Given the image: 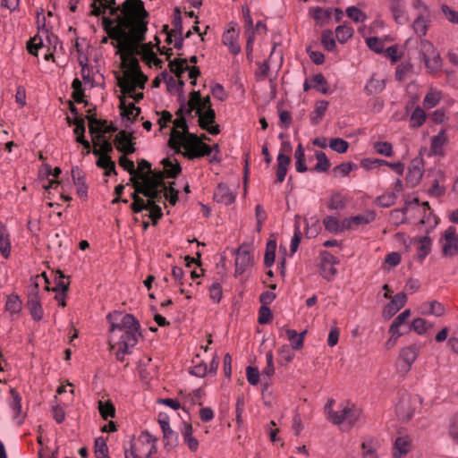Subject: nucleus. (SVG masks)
Returning a JSON list of instances; mask_svg holds the SVG:
<instances>
[{"mask_svg":"<svg viewBox=\"0 0 458 458\" xmlns=\"http://www.w3.org/2000/svg\"><path fill=\"white\" fill-rule=\"evenodd\" d=\"M187 63L188 60L186 58H175L169 62L168 66L171 72L180 79L186 69H189Z\"/></svg>","mask_w":458,"mask_h":458,"instance_id":"f704fd0d","label":"nucleus"},{"mask_svg":"<svg viewBox=\"0 0 458 458\" xmlns=\"http://www.w3.org/2000/svg\"><path fill=\"white\" fill-rule=\"evenodd\" d=\"M315 156L318 162L313 167V170L318 173L327 172L330 167V161L327 157L326 154L322 151H317Z\"/></svg>","mask_w":458,"mask_h":458,"instance_id":"79ce46f5","label":"nucleus"},{"mask_svg":"<svg viewBox=\"0 0 458 458\" xmlns=\"http://www.w3.org/2000/svg\"><path fill=\"white\" fill-rule=\"evenodd\" d=\"M165 173L162 171L155 172L152 174L140 173L138 174V180H141L140 183L146 188L159 189L162 188L164 191H166L167 186L165 183Z\"/></svg>","mask_w":458,"mask_h":458,"instance_id":"1a4fd4ad","label":"nucleus"},{"mask_svg":"<svg viewBox=\"0 0 458 458\" xmlns=\"http://www.w3.org/2000/svg\"><path fill=\"white\" fill-rule=\"evenodd\" d=\"M407 296L404 293L394 295L391 301L386 305L383 310V317L390 318L396 314L406 303Z\"/></svg>","mask_w":458,"mask_h":458,"instance_id":"2eb2a0df","label":"nucleus"},{"mask_svg":"<svg viewBox=\"0 0 458 458\" xmlns=\"http://www.w3.org/2000/svg\"><path fill=\"white\" fill-rule=\"evenodd\" d=\"M174 182H170V185L167 187L166 191H164V197L169 200V203L174 206L178 200V193L179 191L174 188Z\"/></svg>","mask_w":458,"mask_h":458,"instance_id":"774afa93","label":"nucleus"},{"mask_svg":"<svg viewBox=\"0 0 458 458\" xmlns=\"http://www.w3.org/2000/svg\"><path fill=\"white\" fill-rule=\"evenodd\" d=\"M375 219V215L373 213H369L367 215H358L355 216H352L350 218H345L344 220V228L350 229L352 224L361 225V224H369Z\"/></svg>","mask_w":458,"mask_h":458,"instance_id":"2f4dec72","label":"nucleus"},{"mask_svg":"<svg viewBox=\"0 0 458 458\" xmlns=\"http://www.w3.org/2000/svg\"><path fill=\"white\" fill-rule=\"evenodd\" d=\"M429 13H420L412 22V30L420 38L426 36L429 26Z\"/></svg>","mask_w":458,"mask_h":458,"instance_id":"4be33fe9","label":"nucleus"},{"mask_svg":"<svg viewBox=\"0 0 458 458\" xmlns=\"http://www.w3.org/2000/svg\"><path fill=\"white\" fill-rule=\"evenodd\" d=\"M291 163V157L284 153L277 156L276 182H282L285 179L288 166Z\"/></svg>","mask_w":458,"mask_h":458,"instance_id":"b1692460","label":"nucleus"},{"mask_svg":"<svg viewBox=\"0 0 458 458\" xmlns=\"http://www.w3.org/2000/svg\"><path fill=\"white\" fill-rule=\"evenodd\" d=\"M195 114L199 116V125L201 129H208V126L215 123L216 113L211 106H208L205 111H202L201 107H198Z\"/></svg>","mask_w":458,"mask_h":458,"instance_id":"5701e85b","label":"nucleus"},{"mask_svg":"<svg viewBox=\"0 0 458 458\" xmlns=\"http://www.w3.org/2000/svg\"><path fill=\"white\" fill-rule=\"evenodd\" d=\"M11 394L13 397V412L16 414L15 419L17 420V425L20 426L23 418L22 416H21V397L14 389H11Z\"/></svg>","mask_w":458,"mask_h":458,"instance_id":"052dcab7","label":"nucleus"},{"mask_svg":"<svg viewBox=\"0 0 458 458\" xmlns=\"http://www.w3.org/2000/svg\"><path fill=\"white\" fill-rule=\"evenodd\" d=\"M157 438L149 434L148 431H140L139 437L132 440L129 453L141 455H153L157 453Z\"/></svg>","mask_w":458,"mask_h":458,"instance_id":"6e6552de","label":"nucleus"},{"mask_svg":"<svg viewBox=\"0 0 458 458\" xmlns=\"http://www.w3.org/2000/svg\"><path fill=\"white\" fill-rule=\"evenodd\" d=\"M312 87L323 94L328 92L327 81L322 73L313 75L311 78Z\"/></svg>","mask_w":458,"mask_h":458,"instance_id":"c03bdc74","label":"nucleus"},{"mask_svg":"<svg viewBox=\"0 0 458 458\" xmlns=\"http://www.w3.org/2000/svg\"><path fill=\"white\" fill-rule=\"evenodd\" d=\"M445 243L442 248L443 255L445 257H454L458 254V237L455 228L450 226L444 233Z\"/></svg>","mask_w":458,"mask_h":458,"instance_id":"9b49d317","label":"nucleus"},{"mask_svg":"<svg viewBox=\"0 0 458 458\" xmlns=\"http://www.w3.org/2000/svg\"><path fill=\"white\" fill-rule=\"evenodd\" d=\"M148 12L141 0H125L122 4V14L114 18L103 16V30L125 53H132V47L137 43L146 39L148 31Z\"/></svg>","mask_w":458,"mask_h":458,"instance_id":"f257e3e1","label":"nucleus"},{"mask_svg":"<svg viewBox=\"0 0 458 458\" xmlns=\"http://www.w3.org/2000/svg\"><path fill=\"white\" fill-rule=\"evenodd\" d=\"M164 190H159V189H150V188H142V189H140L138 190V192H140L144 197L148 198V199H153V201H155L156 203L157 202H159L160 199H161V192H163Z\"/></svg>","mask_w":458,"mask_h":458,"instance_id":"e2e57ef3","label":"nucleus"},{"mask_svg":"<svg viewBox=\"0 0 458 458\" xmlns=\"http://www.w3.org/2000/svg\"><path fill=\"white\" fill-rule=\"evenodd\" d=\"M98 409L101 416L106 420L107 418H113L115 415V408L111 401L98 402Z\"/></svg>","mask_w":458,"mask_h":458,"instance_id":"49530a36","label":"nucleus"},{"mask_svg":"<svg viewBox=\"0 0 458 458\" xmlns=\"http://www.w3.org/2000/svg\"><path fill=\"white\" fill-rule=\"evenodd\" d=\"M427 321L424 318H417L412 320L411 330L415 331L418 335H423L428 330Z\"/></svg>","mask_w":458,"mask_h":458,"instance_id":"338daca9","label":"nucleus"},{"mask_svg":"<svg viewBox=\"0 0 458 458\" xmlns=\"http://www.w3.org/2000/svg\"><path fill=\"white\" fill-rule=\"evenodd\" d=\"M186 134L183 131H180L175 128H173L170 133V138L168 140V146L175 150V153H182L181 147L183 143H181L180 140H185Z\"/></svg>","mask_w":458,"mask_h":458,"instance_id":"c85d7f7f","label":"nucleus"},{"mask_svg":"<svg viewBox=\"0 0 458 458\" xmlns=\"http://www.w3.org/2000/svg\"><path fill=\"white\" fill-rule=\"evenodd\" d=\"M441 99V93L437 90L430 89L423 99V106L427 109L436 106Z\"/></svg>","mask_w":458,"mask_h":458,"instance_id":"37998d69","label":"nucleus"},{"mask_svg":"<svg viewBox=\"0 0 458 458\" xmlns=\"http://www.w3.org/2000/svg\"><path fill=\"white\" fill-rule=\"evenodd\" d=\"M428 310L424 311L423 314L426 315H435L437 317H441L445 314V307L442 303L437 301H431L428 304Z\"/></svg>","mask_w":458,"mask_h":458,"instance_id":"bf43d9fd","label":"nucleus"},{"mask_svg":"<svg viewBox=\"0 0 458 458\" xmlns=\"http://www.w3.org/2000/svg\"><path fill=\"white\" fill-rule=\"evenodd\" d=\"M375 151L385 157H391L394 153L393 145L388 141H377L373 145Z\"/></svg>","mask_w":458,"mask_h":458,"instance_id":"8fccbe9b","label":"nucleus"},{"mask_svg":"<svg viewBox=\"0 0 458 458\" xmlns=\"http://www.w3.org/2000/svg\"><path fill=\"white\" fill-rule=\"evenodd\" d=\"M139 55H141L142 60L144 62H146V64L150 65L151 64V58L155 57V55H156L153 52V50H152V44H151V42L142 44L141 47H140V54Z\"/></svg>","mask_w":458,"mask_h":458,"instance_id":"0e129e2a","label":"nucleus"},{"mask_svg":"<svg viewBox=\"0 0 458 458\" xmlns=\"http://www.w3.org/2000/svg\"><path fill=\"white\" fill-rule=\"evenodd\" d=\"M329 147L335 152L343 154L348 150L349 143L341 138H333L330 140Z\"/></svg>","mask_w":458,"mask_h":458,"instance_id":"864d4df0","label":"nucleus"},{"mask_svg":"<svg viewBox=\"0 0 458 458\" xmlns=\"http://www.w3.org/2000/svg\"><path fill=\"white\" fill-rule=\"evenodd\" d=\"M328 102L326 100H319L316 102L315 111L310 114V121L312 124L317 125L320 123L327 109Z\"/></svg>","mask_w":458,"mask_h":458,"instance_id":"473e14b6","label":"nucleus"},{"mask_svg":"<svg viewBox=\"0 0 458 458\" xmlns=\"http://www.w3.org/2000/svg\"><path fill=\"white\" fill-rule=\"evenodd\" d=\"M347 16L355 22H363L367 20L366 13L355 6H350L346 9Z\"/></svg>","mask_w":458,"mask_h":458,"instance_id":"603ef678","label":"nucleus"},{"mask_svg":"<svg viewBox=\"0 0 458 458\" xmlns=\"http://www.w3.org/2000/svg\"><path fill=\"white\" fill-rule=\"evenodd\" d=\"M89 121V131L91 135H94L97 131L96 125H106V120L98 119L96 116V107L87 110L85 117Z\"/></svg>","mask_w":458,"mask_h":458,"instance_id":"4c0bfd02","label":"nucleus"},{"mask_svg":"<svg viewBox=\"0 0 458 458\" xmlns=\"http://www.w3.org/2000/svg\"><path fill=\"white\" fill-rule=\"evenodd\" d=\"M0 252L7 259L11 253V242L6 226L0 222Z\"/></svg>","mask_w":458,"mask_h":458,"instance_id":"a878e982","label":"nucleus"},{"mask_svg":"<svg viewBox=\"0 0 458 458\" xmlns=\"http://www.w3.org/2000/svg\"><path fill=\"white\" fill-rule=\"evenodd\" d=\"M161 163L164 165V173L167 178H176L182 172L181 165L176 159L174 164L169 158H164Z\"/></svg>","mask_w":458,"mask_h":458,"instance_id":"c756f323","label":"nucleus"},{"mask_svg":"<svg viewBox=\"0 0 458 458\" xmlns=\"http://www.w3.org/2000/svg\"><path fill=\"white\" fill-rule=\"evenodd\" d=\"M327 207L331 210L342 209L345 207V198L341 193L332 194Z\"/></svg>","mask_w":458,"mask_h":458,"instance_id":"3c124183","label":"nucleus"},{"mask_svg":"<svg viewBox=\"0 0 458 458\" xmlns=\"http://www.w3.org/2000/svg\"><path fill=\"white\" fill-rule=\"evenodd\" d=\"M239 37L238 32L234 30V28H230L226 31L224 32L222 40L225 46L228 47L229 51L233 55H238L241 51L240 44L237 41Z\"/></svg>","mask_w":458,"mask_h":458,"instance_id":"412c9836","label":"nucleus"},{"mask_svg":"<svg viewBox=\"0 0 458 458\" xmlns=\"http://www.w3.org/2000/svg\"><path fill=\"white\" fill-rule=\"evenodd\" d=\"M198 101H200V92L195 90L191 92L189 101L185 102L184 114H190L193 110H196Z\"/></svg>","mask_w":458,"mask_h":458,"instance_id":"4d7b16f0","label":"nucleus"},{"mask_svg":"<svg viewBox=\"0 0 458 458\" xmlns=\"http://www.w3.org/2000/svg\"><path fill=\"white\" fill-rule=\"evenodd\" d=\"M396 196L394 192H386L377 198V204L382 208H388L394 204Z\"/></svg>","mask_w":458,"mask_h":458,"instance_id":"680f3d73","label":"nucleus"},{"mask_svg":"<svg viewBox=\"0 0 458 458\" xmlns=\"http://www.w3.org/2000/svg\"><path fill=\"white\" fill-rule=\"evenodd\" d=\"M119 165L126 170L131 176L138 178V174L135 168L134 162L131 159H129L126 155H123L119 157Z\"/></svg>","mask_w":458,"mask_h":458,"instance_id":"5fc2aeb1","label":"nucleus"},{"mask_svg":"<svg viewBox=\"0 0 458 458\" xmlns=\"http://www.w3.org/2000/svg\"><path fill=\"white\" fill-rule=\"evenodd\" d=\"M22 302L17 294H11L5 302V310L11 315H18L21 311Z\"/></svg>","mask_w":458,"mask_h":458,"instance_id":"7c9ffc66","label":"nucleus"},{"mask_svg":"<svg viewBox=\"0 0 458 458\" xmlns=\"http://www.w3.org/2000/svg\"><path fill=\"white\" fill-rule=\"evenodd\" d=\"M323 224L325 225L326 230L330 233H339L343 232L346 228H344V221L341 223L339 219L333 216H327L324 218Z\"/></svg>","mask_w":458,"mask_h":458,"instance_id":"e433bc0d","label":"nucleus"},{"mask_svg":"<svg viewBox=\"0 0 458 458\" xmlns=\"http://www.w3.org/2000/svg\"><path fill=\"white\" fill-rule=\"evenodd\" d=\"M413 241L419 243L417 258L420 261H422L431 251V239L425 235L415 238Z\"/></svg>","mask_w":458,"mask_h":458,"instance_id":"393cba45","label":"nucleus"},{"mask_svg":"<svg viewBox=\"0 0 458 458\" xmlns=\"http://www.w3.org/2000/svg\"><path fill=\"white\" fill-rule=\"evenodd\" d=\"M423 170L420 166L412 165L409 167L407 174H406V182L411 187L417 186L422 178Z\"/></svg>","mask_w":458,"mask_h":458,"instance_id":"bb28decb","label":"nucleus"},{"mask_svg":"<svg viewBox=\"0 0 458 458\" xmlns=\"http://www.w3.org/2000/svg\"><path fill=\"white\" fill-rule=\"evenodd\" d=\"M150 361V357H144L143 359H140L138 362V371L140 377L142 380H148L150 377L151 372L148 369V366L149 365Z\"/></svg>","mask_w":458,"mask_h":458,"instance_id":"de8ad7c7","label":"nucleus"},{"mask_svg":"<svg viewBox=\"0 0 458 458\" xmlns=\"http://www.w3.org/2000/svg\"><path fill=\"white\" fill-rule=\"evenodd\" d=\"M141 78L140 77H122L118 78L117 86L120 88L122 95H131L134 93L136 88L140 89Z\"/></svg>","mask_w":458,"mask_h":458,"instance_id":"6ab92c4d","label":"nucleus"},{"mask_svg":"<svg viewBox=\"0 0 458 458\" xmlns=\"http://www.w3.org/2000/svg\"><path fill=\"white\" fill-rule=\"evenodd\" d=\"M309 13L318 23H323L331 16L330 9L325 10L318 6L310 8Z\"/></svg>","mask_w":458,"mask_h":458,"instance_id":"a19ab883","label":"nucleus"},{"mask_svg":"<svg viewBox=\"0 0 458 458\" xmlns=\"http://www.w3.org/2000/svg\"><path fill=\"white\" fill-rule=\"evenodd\" d=\"M321 43L326 50L332 51L335 47V40L333 32L330 30H326L321 35Z\"/></svg>","mask_w":458,"mask_h":458,"instance_id":"6e6d98bb","label":"nucleus"},{"mask_svg":"<svg viewBox=\"0 0 458 458\" xmlns=\"http://www.w3.org/2000/svg\"><path fill=\"white\" fill-rule=\"evenodd\" d=\"M114 143L116 149L124 155H130L135 152V142L133 141L132 133L127 134L125 131H120L115 138Z\"/></svg>","mask_w":458,"mask_h":458,"instance_id":"ddd939ff","label":"nucleus"},{"mask_svg":"<svg viewBox=\"0 0 458 458\" xmlns=\"http://www.w3.org/2000/svg\"><path fill=\"white\" fill-rule=\"evenodd\" d=\"M72 181L76 186L77 194L86 199L88 196V185L85 180V174L79 166H73L71 171Z\"/></svg>","mask_w":458,"mask_h":458,"instance_id":"a211bd4d","label":"nucleus"},{"mask_svg":"<svg viewBox=\"0 0 458 458\" xmlns=\"http://www.w3.org/2000/svg\"><path fill=\"white\" fill-rule=\"evenodd\" d=\"M104 10H108L110 15L122 14V4L116 5V0H99Z\"/></svg>","mask_w":458,"mask_h":458,"instance_id":"13d9d810","label":"nucleus"},{"mask_svg":"<svg viewBox=\"0 0 458 458\" xmlns=\"http://www.w3.org/2000/svg\"><path fill=\"white\" fill-rule=\"evenodd\" d=\"M69 286L70 281L65 278L64 275L61 271H57V276L55 279V286L50 288L49 285H46V290L48 292H68Z\"/></svg>","mask_w":458,"mask_h":458,"instance_id":"72a5a7b5","label":"nucleus"},{"mask_svg":"<svg viewBox=\"0 0 458 458\" xmlns=\"http://www.w3.org/2000/svg\"><path fill=\"white\" fill-rule=\"evenodd\" d=\"M353 35V30L346 25H339L335 29V37L339 43L344 44Z\"/></svg>","mask_w":458,"mask_h":458,"instance_id":"a18cd8bd","label":"nucleus"},{"mask_svg":"<svg viewBox=\"0 0 458 458\" xmlns=\"http://www.w3.org/2000/svg\"><path fill=\"white\" fill-rule=\"evenodd\" d=\"M386 87L384 79H378L373 75L365 86V91L369 95H376L383 91Z\"/></svg>","mask_w":458,"mask_h":458,"instance_id":"cd10ccee","label":"nucleus"},{"mask_svg":"<svg viewBox=\"0 0 458 458\" xmlns=\"http://www.w3.org/2000/svg\"><path fill=\"white\" fill-rule=\"evenodd\" d=\"M201 146V139H199L194 133H188V136L185 138V142L182 147L186 149L185 152H182L185 157L189 159H195L201 157L200 152Z\"/></svg>","mask_w":458,"mask_h":458,"instance_id":"f8f14e48","label":"nucleus"},{"mask_svg":"<svg viewBox=\"0 0 458 458\" xmlns=\"http://www.w3.org/2000/svg\"><path fill=\"white\" fill-rule=\"evenodd\" d=\"M39 276H34L30 278V284L28 287V300L27 307L32 318L35 321H39L43 318V308L41 305V298L39 296Z\"/></svg>","mask_w":458,"mask_h":458,"instance_id":"423d86ee","label":"nucleus"},{"mask_svg":"<svg viewBox=\"0 0 458 458\" xmlns=\"http://www.w3.org/2000/svg\"><path fill=\"white\" fill-rule=\"evenodd\" d=\"M96 140L101 141L102 143L100 149H93L94 155L100 157L101 155H107L109 152L113 151L112 144L103 135H96L95 138H93V142L95 145L98 144Z\"/></svg>","mask_w":458,"mask_h":458,"instance_id":"ea45409f","label":"nucleus"},{"mask_svg":"<svg viewBox=\"0 0 458 458\" xmlns=\"http://www.w3.org/2000/svg\"><path fill=\"white\" fill-rule=\"evenodd\" d=\"M411 448L412 442L409 437H398L394 442L392 456L393 458H403Z\"/></svg>","mask_w":458,"mask_h":458,"instance_id":"f3484780","label":"nucleus"},{"mask_svg":"<svg viewBox=\"0 0 458 458\" xmlns=\"http://www.w3.org/2000/svg\"><path fill=\"white\" fill-rule=\"evenodd\" d=\"M389 8L397 24L403 25L407 23L409 16L404 0H391Z\"/></svg>","mask_w":458,"mask_h":458,"instance_id":"dca6fc26","label":"nucleus"},{"mask_svg":"<svg viewBox=\"0 0 458 458\" xmlns=\"http://www.w3.org/2000/svg\"><path fill=\"white\" fill-rule=\"evenodd\" d=\"M141 43L135 44L132 47V53H125L120 45H117V48L121 53V66L123 68H126V71L123 72L124 77H140L141 78L140 89H143L145 88V84L148 81V77L145 75L141 70L139 64L138 59L134 56L135 55L140 54L139 47Z\"/></svg>","mask_w":458,"mask_h":458,"instance_id":"20e7f679","label":"nucleus"},{"mask_svg":"<svg viewBox=\"0 0 458 458\" xmlns=\"http://www.w3.org/2000/svg\"><path fill=\"white\" fill-rule=\"evenodd\" d=\"M85 125L82 126H75L73 132L76 134V141L80 144H81L86 149L87 153L89 152L90 144L89 142L85 140L84 133H85Z\"/></svg>","mask_w":458,"mask_h":458,"instance_id":"69168bd1","label":"nucleus"},{"mask_svg":"<svg viewBox=\"0 0 458 458\" xmlns=\"http://www.w3.org/2000/svg\"><path fill=\"white\" fill-rule=\"evenodd\" d=\"M420 54L428 72L433 74L441 70L442 59L440 54L430 41L427 39L420 40Z\"/></svg>","mask_w":458,"mask_h":458,"instance_id":"0eeeda50","label":"nucleus"},{"mask_svg":"<svg viewBox=\"0 0 458 458\" xmlns=\"http://www.w3.org/2000/svg\"><path fill=\"white\" fill-rule=\"evenodd\" d=\"M420 353V346L416 344L403 347L400 351L399 359L403 362L402 369L404 372L410 371L412 364L417 360Z\"/></svg>","mask_w":458,"mask_h":458,"instance_id":"4468645a","label":"nucleus"},{"mask_svg":"<svg viewBox=\"0 0 458 458\" xmlns=\"http://www.w3.org/2000/svg\"><path fill=\"white\" fill-rule=\"evenodd\" d=\"M335 401L333 398L327 400L324 411L327 419L335 425L339 426L343 423L348 427H358L363 420L362 411L350 401H344L340 403L337 411L333 407Z\"/></svg>","mask_w":458,"mask_h":458,"instance_id":"7ed1b4c3","label":"nucleus"},{"mask_svg":"<svg viewBox=\"0 0 458 458\" xmlns=\"http://www.w3.org/2000/svg\"><path fill=\"white\" fill-rule=\"evenodd\" d=\"M420 405V396L406 392L401 394L395 409L398 419L402 421L410 420Z\"/></svg>","mask_w":458,"mask_h":458,"instance_id":"39448f33","label":"nucleus"},{"mask_svg":"<svg viewBox=\"0 0 458 458\" xmlns=\"http://www.w3.org/2000/svg\"><path fill=\"white\" fill-rule=\"evenodd\" d=\"M426 113L418 106L414 109L411 115V123L412 127H420L426 121Z\"/></svg>","mask_w":458,"mask_h":458,"instance_id":"09e8293b","label":"nucleus"},{"mask_svg":"<svg viewBox=\"0 0 458 458\" xmlns=\"http://www.w3.org/2000/svg\"><path fill=\"white\" fill-rule=\"evenodd\" d=\"M214 199L218 203L230 205L235 200V194L225 183H219L214 191Z\"/></svg>","mask_w":458,"mask_h":458,"instance_id":"aec40b11","label":"nucleus"},{"mask_svg":"<svg viewBox=\"0 0 458 458\" xmlns=\"http://www.w3.org/2000/svg\"><path fill=\"white\" fill-rule=\"evenodd\" d=\"M97 165L100 168L105 169L104 174L106 176H110L112 173L116 174L115 163L108 155H101L97 161Z\"/></svg>","mask_w":458,"mask_h":458,"instance_id":"c9c22d12","label":"nucleus"},{"mask_svg":"<svg viewBox=\"0 0 458 458\" xmlns=\"http://www.w3.org/2000/svg\"><path fill=\"white\" fill-rule=\"evenodd\" d=\"M119 315L118 313L107 315V320L110 323L109 345L111 349L120 345L123 351L128 352V349L133 348L138 343L140 326L131 314L123 315L118 323L113 321L114 317Z\"/></svg>","mask_w":458,"mask_h":458,"instance_id":"f03ea898","label":"nucleus"},{"mask_svg":"<svg viewBox=\"0 0 458 458\" xmlns=\"http://www.w3.org/2000/svg\"><path fill=\"white\" fill-rule=\"evenodd\" d=\"M253 257L250 252L245 248V246L242 245L236 251L235 258V274L242 275L248 268L253 266Z\"/></svg>","mask_w":458,"mask_h":458,"instance_id":"9d476101","label":"nucleus"},{"mask_svg":"<svg viewBox=\"0 0 458 458\" xmlns=\"http://www.w3.org/2000/svg\"><path fill=\"white\" fill-rule=\"evenodd\" d=\"M276 250V241L275 239L268 240L266 245V251L264 256V264L266 267H271L275 262Z\"/></svg>","mask_w":458,"mask_h":458,"instance_id":"58836bf2","label":"nucleus"}]
</instances>
